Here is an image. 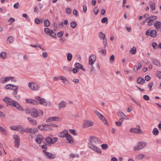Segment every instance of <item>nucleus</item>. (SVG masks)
I'll return each mask as SVG.
<instances>
[{
    "label": "nucleus",
    "mask_w": 161,
    "mask_h": 161,
    "mask_svg": "<svg viewBox=\"0 0 161 161\" xmlns=\"http://www.w3.org/2000/svg\"><path fill=\"white\" fill-rule=\"evenodd\" d=\"M88 147L92 150L99 153H101V150L97 147L101 143V141L98 138L91 136L88 139Z\"/></svg>",
    "instance_id": "nucleus-1"
},
{
    "label": "nucleus",
    "mask_w": 161,
    "mask_h": 161,
    "mask_svg": "<svg viewBox=\"0 0 161 161\" xmlns=\"http://www.w3.org/2000/svg\"><path fill=\"white\" fill-rule=\"evenodd\" d=\"M3 100L7 103V105H9L15 107L20 110H23L22 107L19 103L17 102L13 101L12 99L7 97H6L3 98Z\"/></svg>",
    "instance_id": "nucleus-2"
},
{
    "label": "nucleus",
    "mask_w": 161,
    "mask_h": 161,
    "mask_svg": "<svg viewBox=\"0 0 161 161\" xmlns=\"http://www.w3.org/2000/svg\"><path fill=\"white\" fill-rule=\"evenodd\" d=\"M147 144V143L145 142H139L136 146L134 147V150L135 151H137L141 149L144 148Z\"/></svg>",
    "instance_id": "nucleus-3"
},
{
    "label": "nucleus",
    "mask_w": 161,
    "mask_h": 161,
    "mask_svg": "<svg viewBox=\"0 0 161 161\" xmlns=\"http://www.w3.org/2000/svg\"><path fill=\"white\" fill-rule=\"evenodd\" d=\"M98 36L99 38L103 40V45L104 46V47L105 48L107 45V39L105 35L102 31H100L98 33Z\"/></svg>",
    "instance_id": "nucleus-4"
},
{
    "label": "nucleus",
    "mask_w": 161,
    "mask_h": 161,
    "mask_svg": "<svg viewBox=\"0 0 161 161\" xmlns=\"http://www.w3.org/2000/svg\"><path fill=\"white\" fill-rule=\"evenodd\" d=\"M28 86L31 90L33 91L37 90L40 88L38 85L34 82H29Z\"/></svg>",
    "instance_id": "nucleus-5"
},
{
    "label": "nucleus",
    "mask_w": 161,
    "mask_h": 161,
    "mask_svg": "<svg viewBox=\"0 0 161 161\" xmlns=\"http://www.w3.org/2000/svg\"><path fill=\"white\" fill-rule=\"evenodd\" d=\"M94 122L92 120H86L84 121L83 126L84 128H87L92 126Z\"/></svg>",
    "instance_id": "nucleus-6"
},
{
    "label": "nucleus",
    "mask_w": 161,
    "mask_h": 161,
    "mask_svg": "<svg viewBox=\"0 0 161 161\" xmlns=\"http://www.w3.org/2000/svg\"><path fill=\"white\" fill-rule=\"evenodd\" d=\"M146 35L147 36H150L151 37H154L156 36L157 33L156 31L155 30L152 31L148 30L146 32Z\"/></svg>",
    "instance_id": "nucleus-7"
},
{
    "label": "nucleus",
    "mask_w": 161,
    "mask_h": 161,
    "mask_svg": "<svg viewBox=\"0 0 161 161\" xmlns=\"http://www.w3.org/2000/svg\"><path fill=\"white\" fill-rule=\"evenodd\" d=\"M13 138L14 140L15 146L18 147L19 146L20 138L17 135H14L13 136Z\"/></svg>",
    "instance_id": "nucleus-8"
},
{
    "label": "nucleus",
    "mask_w": 161,
    "mask_h": 161,
    "mask_svg": "<svg viewBox=\"0 0 161 161\" xmlns=\"http://www.w3.org/2000/svg\"><path fill=\"white\" fill-rule=\"evenodd\" d=\"M43 152L44 153L45 155L48 158L53 159L56 158V156L55 155L53 154L50 153L46 151L45 150H43Z\"/></svg>",
    "instance_id": "nucleus-9"
},
{
    "label": "nucleus",
    "mask_w": 161,
    "mask_h": 161,
    "mask_svg": "<svg viewBox=\"0 0 161 161\" xmlns=\"http://www.w3.org/2000/svg\"><path fill=\"white\" fill-rule=\"evenodd\" d=\"M96 56L95 55H91L89 58V64L92 65L96 61Z\"/></svg>",
    "instance_id": "nucleus-10"
},
{
    "label": "nucleus",
    "mask_w": 161,
    "mask_h": 161,
    "mask_svg": "<svg viewBox=\"0 0 161 161\" xmlns=\"http://www.w3.org/2000/svg\"><path fill=\"white\" fill-rule=\"evenodd\" d=\"M38 131V129L36 128H27L26 129V132L28 133L33 134L37 132Z\"/></svg>",
    "instance_id": "nucleus-11"
},
{
    "label": "nucleus",
    "mask_w": 161,
    "mask_h": 161,
    "mask_svg": "<svg viewBox=\"0 0 161 161\" xmlns=\"http://www.w3.org/2000/svg\"><path fill=\"white\" fill-rule=\"evenodd\" d=\"M31 116L34 118H36L38 115L37 110L36 108H33L31 109Z\"/></svg>",
    "instance_id": "nucleus-12"
},
{
    "label": "nucleus",
    "mask_w": 161,
    "mask_h": 161,
    "mask_svg": "<svg viewBox=\"0 0 161 161\" xmlns=\"http://www.w3.org/2000/svg\"><path fill=\"white\" fill-rule=\"evenodd\" d=\"M138 129H136V128H132L130 129V131L131 132H133L134 133H136L138 134H140L141 133V130L140 128V126L139 125L138 126Z\"/></svg>",
    "instance_id": "nucleus-13"
},
{
    "label": "nucleus",
    "mask_w": 161,
    "mask_h": 161,
    "mask_svg": "<svg viewBox=\"0 0 161 161\" xmlns=\"http://www.w3.org/2000/svg\"><path fill=\"white\" fill-rule=\"evenodd\" d=\"M43 137L41 135H38L37 136L36 138L35 139V141L38 144H40L41 143Z\"/></svg>",
    "instance_id": "nucleus-14"
},
{
    "label": "nucleus",
    "mask_w": 161,
    "mask_h": 161,
    "mask_svg": "<svg viewBox=\"0 0 161 161\" xmlns=\"http://www.w3.org/2000/svg\"><path fill=\"white\" fill-rule=\"evenodd\" d=\"M67 104V103L64 101H62L60 102L58 106V107L59 109H61L64 108Z\"/></svg>",
    "instance_id": "nucleus-15"
},
{
    "label": "nucleus",
    "mask_w": 161,
    "mask_h": 161,
    "mask_svg": "<svg viewBox=\"0 0 161 161\" xmlns=\"http://www.w3.org/2000/svg\"><path fill=\"white\" fill-rule=\"evenodd\" d=\"M68 134V131L67 130H65L63 132L60 133L59 134V136L61 137L64 138L66 137Z\"/></svg>",
    "instance_id": "nucleus-16"
},
{
    "label": "nucleus",
    "mask_w": 161,
    "mask_h": 161,
    "mask_svg": "<svg viewBox=\"0 0 161 161\" xmlns=\"http://www.w3.org/2000/svg\"><path fill=\"white\" fill-rule=\"evenodd\" d=\"M118 115L121 117L123 119L128 120L129 119L122 112L119 111L117 112Z\"/></svg>",
    "instance_id": "nucleus-17"
},
{
    "label": "nucleus",
    "mask_w": 161,
    "mask_h": 161,
    "mask_svg": "<svg viewBox=\"0 0 161 161\" xmlns=\"http://www.w3.org/2000/svg\"><path fill=\"white\" fill-rule=\"evenodd\" d=\"M137 82L139 84L142 85L145 83V80L143 78L139 77L137 80Z\"/></svg>",
    "instance_id": "nucleus-18"
},
{
    "label": "nucleus",
    "mask_w": 161,
    "mask_h": 161,
    "mask_svg": "<svg viewBox=\"0 0 161 161\" xmlns=\"http://www.w3.org/2000/svg\"><path fill=\"white\" fill-rule=\"evenodd\" d=\"M17 131H18L21 133H23L25 131L26 132V130L24 129L23 126L19 125V127Z\"/></svg>",
    "instance_id": "nucleus-19"
},
{
    "label": "nucleus",
    "mask_w": 161,
    "mask_h": 161,
    "mask_svg": "<svg viewBox=\"0 0 161 161\" xmlns=\"http://www.w3.org/2000/svg\"><path fill=\"white\" fill-rule=\"evenodd\" d=\"M27 102L28 103H31L32 104H34V105H37L38 104V102L36 101L35 100H34V99H27L26 100Z\"/></svg>",
    "instance_id": "nucleus-20"
},
{
    "label": "nucleus",
    "mask_w": 161,
    "mask_h": 161,
    "mask_svg": "<svg viewBox=\"0 0 161 161\" xmlns=\"http://www.w3.org/2000/svg\"><path fill=\"white\" fill-rule=\"evenodd\" d=\"M27 119L30 122V124L32 125H34L36 124V121L35 119H33L30 117H28Z\"/></svg>",
    "instance_id": "nucleus-21"
},
{
    "label": "nucleus",
    "mask_w": 161,
    "mask_h": 161,
    "mask_svg": "<svg viewBox=\"0 0 161 161\" xmlns=\"http://www.w3.org/2000/svg\"><path fill=\"white\" fill-rule=\"evenodd\" d=\"M66 139L69 141V142L70 143H72L73 142V139L70 135L68 134L66 136Z\"/></svg>",
    "instance_id": "nucleus-22"
},
{
    "label": "nucleus",
    "mask_w": 161,
    "mask_h": 161,
    "mask_svg": "<svg viewBox=\"0 0 161 161\" xmlns=\"http://www.w3.org/2000/svg\"><path fill=\"white\" fill-rule=\"evenodd\" d=\"M152 61L154 64L158 66H160V64L159 63V62L157 60V59H155L154 58H153L152 59Z\"/></svg>",
    "instance_id": "nucleus-23"
},
{
    "label": "nucleus",
    "mask_w": 161,
    "mask_h": 161,
    "mask_svg": "<svg viewBox=\"0 0 161 161\" xmlns=\"http://www.w3.org/2000/svg\"><path fill=\"white\" fill-rule=\"evenodd\" d=\"M149 5L151 8L153 10L155 9V3L154 2H149Z\"/></svg>",
    "instance_id": "nucleus-24"
},
{
    "label": "nucleus",
    "mask_w": 161,
    "mask_h": 161,
    "mask_svg": "<svg viewBox=\"0 0 161 161\" xmlns=\"http://www.w3.org/2000/svg\"><path fill=\"white\" fill-rule=\"evenodd\" d=\"M60 79L63 81V82L65 84H67L68 83V81L65 77L64 76H60Z\"/></svg>",
    "instance_id": "nucleus-25"
},
{
    "label": "nucleus",
    "mask_w": 161,
    "mask_h": 161,
    "mask_svg": "<svg viewBox=\"0 0 161 161\" xmlns=\"http://www.w3.org/2000/svg\"><path fill=\"white\" fill-rule=\"evenodd\" d=\"M15 86L11 84H8L6 85L4 87L6 89L13 90Z\"/></svg>",
    "instance_id": "nucleus-26"
},
{
    "label": "nucleus",
    "mask_w": 161,
    "mask_h": 161,
    "mask_svg": "<svg viewBox=\"0 0 161 161\" xmlns=\"http://www.w3.org/2000/svg\"><path fill=\"white\" fill-rule=\"evenodd\" d=\"M47 35H49L54 38H55L56 37V34L52 30L51 31H49L48 34H47Z\"/></svg>",
    "instance_id": "nucleus-27"
},
{
    "label": "nucleus",
    "mask_w": 161,
    "mask_h": 161,
    "mask_svg": "<svg viewBox=\"0 0 161 161\" xmlns=\"http://www.w3.org/2000/svg\"><path fill=\"white\" fill-rule=\"evenodd\" d=\"M7 41L9 43L11 44L13 42L14 38L13 36H10L8 38Z\"/></svg>",
    "instance_id": "nucleus-28"
},
{
    "label": "nucleus",
    "mask_w": 161,
    "mask_h": 161,
    "mask_svg": "<svg viewBox=\"0 0 161 161\" xmlns=\"http://www.w3.org/2000/svg\"><path fill=\"white\" fill-rule=\"evenodd\" d=\"M0 57L3 59H5L6 57V53L5 52H2L0 53Z\"/></svg>",
    "instance_id": "nucleus-29"
},
{
    "label": "nucleus",
    "mask_w": 161,
    "mask_h": 161,
    "mask_svg": "<svg viewBox=\"0 0 161 161\" xmlns=\"http://www.w3.org/2000/svg\"><path fill=\"white\" fill-rule=\"evenodd\" d=\"M144 154H138L136 157V158L137 159H142L144 157Z\"/></svg>",
    "instance_id": "nucleus-30"
},
{
    "label": "nucleus",
    "mask_w": 161,
    "mask_h": 161,
    "mask_svg": "<svg viewBox=\"0 0 161 161\" xmlns=\"http://www.w3.org/2000/svg\"><path fill=\"white\" fill-rule=\"evenodd\" d=\"M157 19V17L155 16H151L148 18L145 19L146 20L148 19L149 20H155Z\"/></svg>",
    "instance_id": "nucleus-31"
},
{
    "label": "nucleus",
    "mask_w": 161,
    "mask_h": 161,
    "mask_svg": "<svg viewBox=\"0 0 161 161\" xmlns=\"http://www.w3.org/2000/svg\"><path fill=\"white\" fill-rule=\"evenodd\" d=\"M152 133L154 135L157 136L159 133V131L157 128H154L153 130Z\"/></svg>",
    "instance_id": "nucleus-32"
},
{
    "label": "nucleus",
    "mask_w": 161,
    "mask_h": 161,
    "mask_svg": "<svg viewBox=\"0 0 161 161\" xmlns=\"http://www.w3.org/2000/svg\"><path fill=\"white\" fill-rule=\"evenodd\" d=\"M108 23L107 21H98L97 23L99 26H103V23L107 24Z\"/></svg>",
    "instance_id": "nucleus-33"
},
{
    "label": "nucleus",
    "mask_w": 161,
    "mask_h": 161,
    "mask_svg": "<svg viewBox=\"0 0 161 161\" xmlns=\"http://www.w3.org/2000/svg\"><path fill=\"white\" fill-rule=\"evenodd\" d=\"M44 128H45V130H51V128L50 127V125L49 124H45L44 125Z\"/></svg>",
    "instance_id": "nucleus-34"
},
{
    "label": "nucleus",
    "mask_w": 161,
    "mask_h": 161,
    "mask_svg": "<svg viewBox=\"0 0 161 161\" xmlns=\"http://www.w3.org/2000/svg\"><path fill=\"white\" fill-rule=\"evenodd\" d=\"M30 46H31V47H38L39 48H40V49H41L42 50H45V49L44 48H42L40 46V44H38V43H36V45H34L30 44Z\"/></svg>",
    "instance_id": "nucleus-35"
},
{
    "label": "nucleus",
    "mask_w": 161,
    "mask_h": 161,
    "mask_svg": "<svg viewBox=\"0 0 161 161\" xmlns=\"http://www.w3.org/2000/svg\"><path fill=\"white\" fill-rule=\"evenodd\" d=\"M95 114L100 119L103 116L99 112L96 110L94 111Z\"/></svg>",
    "instance_id": "nucleus-36"
},
{
    "label": "nucleus",
    "mask_w": 161,
    "mask_h": 161,
    "mask_svg": "<svg viewBox=\"0 0 161 161\" xmlns=\"http://www.w3.org/2000/svg\"><path fill=\"white\" fill-rule=\"evenodd\" d=\"M161 22L157 21V22L154 24V26L156 27V28H158L160 27L161 25Z\"/></svg>",
    "instance_id": "nucleus-37"
},
{
    "label": "nucleus",
    "mask_w": 161,
    "mask_h": 161,
    "mask_svg": "<svg viewBox=\"0 0 161 161\" xmlns=\"http://www.w3.org/2000/svg\"><path fill=\"white\" fill-rule=\"evenodd\" d=\"M46 141L49 144H51L52 142V138L49 137H47L46 138Z\"/></svg>",
    "instance_id": "nucleus-38"
},
{
    "label": "nucleus",
    "mask_w": 161,
    "mask_h": 161,
    "mask_svg": "<svg viewBox=\"0 0 161 161\" xmlns=\"http://www.w3.org/2000/svg\"><path fill=\"white\" fill-rule=\"evenodd\" d=\"M70 26L72 28H75L77 26V23L75 21L72 22L70 23Z\"/></svg>",
    "instance_id": "nucleus-39"
},
{
    "label": "nucleus",
    "mask_w": 161,
    "mask_h": 161,
    "mask_svg": "<svg viewBox=\"0 0 161 161\" xmlns=\"http://www.w3.org/2000/svg\"><path fill=\"white\" fill-rule=\"evenodd\" d=\"M19 127V125L16 126L15 125L14 126H11L10 127V129L11 130H18V129Z\"/></svg>",
    "instance_id": "nucleus-40"
},
{
    "label": "nucleus",
    "mask_w": 161,
    "mask_h": 161,
    "mask_svg": "<svg viewBox=\"0 0 161 161\" xmlns=\"http://www.w3.org/2000/svg\"><path fill=\"white\" fill-rule=\"evenodd\" d=\"M130 52H132L131 53L132 54H134L136 53V47H133L130 50Z\"/></svg>",
    "instance_id": "nucleus-41"
},
{
    "label": "nucleus",
    "mask_w": 161,
    "mask_h": 161,
    "mask_svg": "<svg viewBox=\"0 0 161 161\" xmlns=\"http://www.w3.org/2000/svg\"><path fill=\"white\" fill-rule=\"evenodd\" d=\"M72 58V54L70 53H69L68 54V55L67 56V58L68 61H70L71 60Z\"/></svg>",
    "instance_id": "nucleus-42"
},
{
    "label": "nucleus",
    "mask_w": 161,
    "mask_h": 161,
    "mask_svg": "<svg viewBox=\"0 0 161 161\" xmlns=\"http://www.w3.org/2000/svg\"><path fill=\"white\" fill-rule=\"evenodd\" d=\"M100 119L103 121V122L106 125L108 124V122L107 120L103 116L100 118Z\"/></svg>",
    "instance_id": "nucleus-43"
},
{
    "label": "nucleus",
    "mask_w": 161,
    "mask_h": 161,
    "mask_svg": "<svg viewBox=\"0 0 161 161\" xmlns=\"http://www.w3.org/2000/svg\"><path fill=\"white\" fill-rule=\"evenodd\" d=\"M152 46L154 49H156L158 47L157 43L155 42H153L152 43Z\"/></svg>",
    "instance_id": "nucleus-44"
},
{
    "label": "nucleus",
    "mask_w": 161,
    "mask_h": 161,
    "mask_svg": "<svg viewBox=\"0 0 161 161\" xmlns=\"http://www.w3.org/2000/svg\"><path fill=\"white\" fill-rule=\"evenodd\" d=\"M44 25L46 27H48L50 25V23L49 21H44Z\"/></svg>",
    "instance_id": "nucleus-45"
},
{
    "label": "nucleus",
    "mask_w": 161,
    "mask_h": 161,
    "mask_svg": "<svg viewBox=\"0 0 161 161\" xmlns=\"http://www.w3.org/2000/svg\"><path fill=\"white\" fill-rule=\"evenodd\" d=\"M16 88L15 89H13V90H14V91L13 92V94L14 95H16L18 93V86H15V87Z\"/></svg>",
    "instance_id": "nucleus-46"
},
{
    "label": "nucleus",
    "mask_w": 161,
    "mask_h": 161,
    "mask_svg": "<svg viewBox=\"0 0 161 161\" xmlns=\"http://www.w3.org/2000/svg\"><path fill=\"white\" fill-rule=\"evenodd\" d=\"M101 146L102 149L103 150H106L108 147V146L107 144H103L101 145Z\"/></svg>",
    "instance_id": "nucleus-47"
},
{
    "label": "nucleus",
    "mask_w": 161,
    "mask_h": 161,
    "mask_svg": "<svg viewBox=\"0 0 161 161\" xmlns=\"http://www.w3.org/2000/svg\"><path fill=\"white\" fill-rule=\"evenodd\" d=\"M14 78L13 77H7L4 78V81L5 82L11 80L12 79Z\"/></svg>",
    "instance_id": "nucleus-48"
},
{
    "label": "nucleus",
    "mask_w": 161,
    "mask_h": 161,
    "mask_svg": "<svg viewBox=\"0 0 161 161\" xmlns=\"http://www.w3.org/2000/svg\"><path fill=\"white\" fill-rule=\"evenodd\" d=\"M69 132L71 133L74 136H76L77 135V134L76 132V131L75 130H69Z\"/></svg>",
    "instance_id": "nucleus-49"
},
{
    "label": "nucleus",
    "mask_w": 161,
    "mask_h": 161,
    "mask_svg": "<svg viewBox=\"0 0 161 161\" xmlns=\"http://www.w3.org/2000/svg\"><path fill=\"white\" fill-rule=\"evenodd\" d=\"M38 128L40 130H45L44 126L43 125H39L38 127Z\"/></svg>",
    "instance_id": "nucleus-50"
},
{
    "label": "nucleus",
    "mask_w": 161,
    "mask_h": 161,
    "mask_svg": "<svg viewBox=\"0 0 161 161\" xmlns=\"http://www.w3.org/2000/svg\"><path fill=\"white\" fill-rule=\"evenodd\" d=\"M46 102V101L45 99L42 98L40 101V103L41 104L45 106Z\"/></svg>",
    "instance_id": "nucleus-51"
},
{
    "label": "nucleus",
    "mask_w": 161,
    "mask_h": 161,
    "mask_svg": "<svg viewBox=\"0 0 161 161\" xmlns=\"http://www.w3.org/2000/svg\"><path fill=\"white\" fill-rule=\"evenodd\" d=\"M81 64H80L79 63H76L75 64V66L76 68L79 69L80 67Z\"/></svg>",
    "instance_id": "nucleus-52"
},
{
    "label": "nucleus",
    "mask_w": 161,
    "mask_h": 161,
    "mask_svg": "<svg viewBox=\"0 0 161 161\" xmlns=\"http://www.w3.org/2000/svg\"><path fill=\"white\" fill-rule=\"evenodd\" d=\"M53 119V117H49L46 120V122L47 123L50 122L54 121Z\"/></svg>",
    "instance_id": "nucleus-53"
},
{
    "label": "nucleus",
    "mask_w": 161,
    "mask_h": 161,
    "mask_svg": "<svg viewBox=\"0 0 161 161\" xmlns=\"http://www.w3.org/2000/svg\"><path fill=\"white\" fill-rule=\"evenodd\" d=\"M53 120L54 121H59L62 119V118L58 117H53Z\"/></svg>",
    "instance_id": "nucleus-54"
},
{
    "label": "nucleus",
    "mask_w": 161,
    "mask_h": 161,
    "mask_svg": "<svg viewBox=\"0 0 161 161\" xmlns=\"http://www.w3.org/2000/svg\"><path fill=\"white\" fill-rule=\"evenodd\" d=\"M0 131H1L3 134L4 135L6 134V132L4 129L1 126L0 127Z\"/></svg>",
    "instance_id": "nucleus-55"
},
{
    "label": "nucleus",
    "mask_w": 161,
    "mask_h": 161,
    "mask_svg": "<svg viewBox=\"0 0 161 161\" xmlns=\"http://www.w3.org/2000/svg\"><path fill=\"white\" fill-rule=\"evenodd\" d=\"M63 69L66 71H71L72 70V69L71 68L69 67L68 66H65L63 67Z\"/></svg>",
    "instance_id": "nucleus-56"
},
{
    "label": "nucleus",
    "mask_w": 161,
    "mask_h": 161,
    "mask_svg": "<svg viewBox=\"0 0 161 161\" xmlns=\"http://www.w3.org/2000/svg\"><path fill=\"white\" fill-rule=\"evenodd\" d=\"M79 69L75 68H73L72 69V71L74 73H77L79 71Z\"/></svg>",
    "instance_id": "nucleus-57"
},
{
    "label": "nucleus",
    "mask_w": 161,
    "mask_h": 161,
    "mask_svg": "<svg viewBox=\"0 0 161 161\" xmlns=\"http://www.w3.org/2000/svg\"><path fill=\"white\" fill-rule=\"evenodd\" d=\"M52 142L51 144H54L58 140V138L56 137L53 138L52 139Z\"/></svg>",
    "instance_id": "nucleus-58"
},
{
    "label": "nucleus",
    "mask_w": 161,
    "mask_h": 161,
    "mask_svg": "<svg viewBox=\"0 0 161 161\" xmlns=\"http://www.w3.org/2000/svg\"><path fill=\"white\" fill-rule=\"evenodd\" d=\"M45 106H51V102L49 101H47L45 102Z\"/></svg>",
    "instance_id": "nucleus-59"
},
{
    "label": "nucleus",
    "mask_w": 161,
    "mask_h": 161,
    "mask_svg": "<svg viewBox=\"0 0 161 161\" xmlns=\"http://www.w3.org/2000/svg\"><path fill=\"white\" fill-rule=\"evenodd\" d=\"M64 34V32L61 31L58 32L57 34L58 36L59 37H61Z\"/></svg>",
    "instance_id": "nucleus-60"
},
{
    "label": "nucleus",
    "mask_w": 161,
    "mask_h": 161,
    "mask_svg": "<svg viewBox=\"0 0 161 161\" xmlns=\"http://www.w3.org/2000/svg\"><path fill=\"white\" fill-rule=\"evenodd\" d=\"M99 12L98 8L97 7H96L94 9V12L96 14H97Z\"/></svg>",
    "instance_id": "nucleus-61"
},
{
    "label": "nucleus",
    "mask_w": 161,
    "mask_h": 161,
    "mask_svg": "<svg viewBox=\"0 0 161 161\" xmlns=\"http://www.w3.org/2000/svg\"><path fill=\"white\" fill-rule=\"evenodd\" d=\"M114 59V56L113 55H112L110 58V63H112Z\"/></svg>",
    "instance_id": "nucleus-62"
},
{
    "label": "nucleus",
    "mask_w": 161,
    "mask_h": 161,
    "mask_svg": "<svg viewBox=\"0 0 161 161\" xmlns=\"http://www.w3.org/2000/svg\"><path fill=\"white\" fill-rule=\"evenodd\" d=\"M72 81L77 84L79 82V80L78 79H74L72 80Z\"/></svg>",
    "instance_id": "nucleus-63"
},
{
    "label": "nucleus",
    "mask_w": 161,
    "mask_h": 161,
    "mask_svg": "<svg viewBox=\"0 0 161 161\" xmlns=\"http://www.w3.org/2000/svg\"><path fill=\"white\" fill-rule=\"evenodd\" d=\"M157 76L159 79H161V72L159 71L157 72Z\"/></svg>",
    "instance_id": "nucleus-64"
}]
</instances>
